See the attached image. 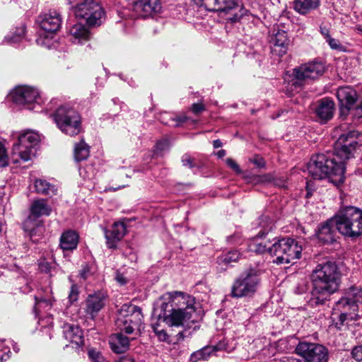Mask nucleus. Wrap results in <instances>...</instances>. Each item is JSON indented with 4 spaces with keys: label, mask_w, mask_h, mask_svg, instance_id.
I'll return each instance as SVG.
<instances>
[{
    "label": "nucleus",
    "mask_w": 362,
    "mask_h": 362,
    "mask_svg": "<svg viewBox=\"0 0 362 362\" xmlns=\"http://www.w3.org/2000/svg\"><path fill=\"white\" fill-rule=\"evenodd\" d=\"M74 14L76 18L86 20L89 26H94L101 24L104 11L95 0H86L79 4Z\"/></svg>",
    "instance_id": "nucleus-12"
},
{
    "label": "nucleus",
    "mask_w": 362,
    "mask_h": 362,
    "mask_svg": "<svg viewBox=\"0 0 362 362\" xmlns=\"http://www.w3.org/2000/svg\"><path fill=\"white\" fill-rule=\"evenodd\" d=\"M340 314L339 315V321L340 322V325H343L344 322L348 319V317L353 313H346V312H339Z\"/></svg>",
    "instance_id": "nucleus-57"
},
{
    "label": "nucleus",
    "mask_w": 362,
    "mask_h": 362,
    "mask_svg": "<svg viewBox=\"0 0 362 362\" xmlns=\"http://www.w3.org/2000/svg\"><path fill=\"white\" fill-rule=\"evenodd\" d=\"M115 280L117 281L118 284L120 285H125L127 282V279L122 274H120L117 272L115 276Z\"/></svg>",
    "instance_id": "nucleus-56"
},
{
    "label": "nucleus",
    "mask_w": 362,
    "mask_h": 362,
    "mask_svg": "<svg viewBox=\"0 0 362 362\" xmlns=\"http://www.w3.org/2000/svg\"><path fill=\"white\" fill-rule=\"evenodd\" d=\"M51 211L52 209L47 204V200L41 199L34 201L30 207V215L24 223L25 230L29 231L32 236L35 231V229L31 227L34 218L42 216H49Z\"/></svg>",
    "instance_id": "nucleus-18"
},
{
    "label": "nucleus",
    "mask_w": 362,
    "mask_h": 362,
    "mask_svg": "<svg viewBox=\"0 0 362 362\" xmlns=\"http://www.w3.org/2000/svg\"><path fill=\"white\" fill-rule=\"evenodd\" d=\"M293 339H294L293 337H291V339H287V338L281 339L276 342L275 348L279 351H282V352L291 351L294 347V345L291 344V341H293Z\"/></svg>",
    "instance_id": "nucleus-39"
},
{
    "label": "nucleus",
    "mask_w": 362,
    "mask_h": 362,
    "mask_svg": "<svg viewBox=\"0 0 362 362\" xmlns=\"http://www.w3.org/2000/svg\"><path fill=\"white\" fill-rule=\"evenodd\" d=\"M88 355L91 362H108L103 356L95 349H91L88 351Z\"/></svg>",
    "instance_id": "nucleus-41"
},
{
    "label": "nucleus",
    "mask_w": 362,
    "mask_h": 362,
    "mask_svg": "<svg viewBox=\"0 0 362 362\" xmlns=\"http://www.w3.org/2000/svg\"><path fill=\"white\" fill-rule=\"evenodd\" d=\"M214 148H218L222 146V142L219 139L214 140L213 141Z\"/></svg>",
    "instance_id": "nucleus-62"
},
{
    "label": "nucleus",
    "mask_w": 362,
    "mask_h": 362,
    "mask_svg": "<svg viewBox=\"0 0 362 362\" xmlns=\"http://www.w3.org/2000/svg\"><path fill=\"white\" fill-rule=\"evenodd\" d=\"M362 147V132L350 130L341 134L334 144V154L342 160L354 157L355 153Z\"/></svg>",
    "instance_id": "nucleus-8"
},
{
    "label": "nucleus",
    "mask_w": 362,
    "mask_h": 362,
    "mask_svg": "<svg viewBox=\"0 0 362 362\" xmlns=\"http://www.w3.org/2000/svg\"><path fill=\"white\" fill-rule=\"evenodd\" d=\"M308 290V281L307 279H301L296 286L294 292L296 294H303Z\"/></svg>",
    "instance_id": "nucleus-45"
},
{
    "label": "nucleus",
    "mask_w": 362,
    "mask_h": 362,
    "mask_svg": "<svg viewBox=\"0 0 362 362\" xmlns=\"http://www.w3.org/2000/svg\"><path fill=\"white\" fill-rule=\"evenodd\" d=\"M226 154V152L225 150L223 149H221V150H219L217 153H216V155L218 156V158H223Z\"/></svg>",
    "instance_id": "nucleus-63"
},
{
    "label": "nucleus",
    "mask_w": 362,
    "mask_h": 362,
    "mask_svg": "<svg viewBox=\"0 0 362 362\" xmlns=\"http://www.w3.org/2000/svg\"><path fill=\"white\" fill-rule=\"evenodd\" d=\"M35 188L37 193L45 195L55 194L57 191V189L54 185L42 179L35 180Z\"/></svg>",
    "instance_id": "nucleus-32"
},
{
    "label": "nucleus",
    "mask_w": 362,
    "mask_h": 362,
    "mask_svg": "<svg viewBox=\"0 0 362 362\" xmlns=\"http://www.w3.org/2000/svg\"><path fill=\"white\" fill-rule=\"evenodd\" d=\"M153 328L156 335L158 337L160 341L170 342V337L165 330L163 329H160L159 325H155L153 327Z\"/></svg>",
    "instance_id": "nucleus-43"
},
{
    "label": "nucleus",
    "mask_w": 362,
    "mask_h": 362,
    "mask_svg": "<svg viewBox=\"0 0 362 362\" xmlns=\"http://www.w3.org/2000/svg\"><path fill=\"white\" fill-rule=\"evenodd\" d=\"M39 135L28 131L19 135L18 142L12 148L10 159L13 163H20L31 160L36 154Z\"/></svg>",
    "instance_id": "nucleus-6"
},
{
    "label": "nucleus",
    "mask_w": 362,
    "mask_h": 362,
    "mask_svg": "<svg viewBox=\"0 0 362 362\" xmlns=\"http://www.w3.org/2000/svg\"><path fill=\"white\" fill-rule=\"evenodd\" d=\"M335 311L355 313L357 312L356 305L353 304L347 296L341 297L335 304Z\"/></svg>",
    "instance_id": "nucleus-31"
},
{
    "label": "nucleus",
    "mask_w": 362,
    "mask_h": 362,
    "mask_svg": "<svg viewBox=\"0 0 362 362\" xmlns=\"http://www.w3.org/2000/svg\"><path fill=\"white\" fill-rule=\"evenodd\" d=\"M288 18L285 15H282L280 16V18L277 20V23L274 25V27L279 28L281 25L285 28V25L288 24ZM273 42V53L275 52L279 57L286 54L290 40L285 30L278 29L277 33L274 34Z\"/></svg>",
    "instance_id": "nucleus-15"
},
{
    "label": "nucleus",
    "mask_w": 362,
    "mask_h": 362,
    "mask_svg": "<svg viewBox=\"0 0 362 362\" xmlns=\"http://www.w3.org/2000/svg\"><path fill=\"white\" fill-rule=\"evenodd\" d=\"M320 6V0H295L294 10L301 14L306 15L317 9Z\"/></svg>",
    "instance_id": "nucleus-29"
},
{
    "label": "nucleus",
    "mask_w": 362,
    "mask_h": 362,
    "mask_svg": "<svg viewBox=\"0 0 362 362\" xmlns=\"http://www.w3.org/2000/svg\"><path fill=\"white\" fill-rule=\"evenodd\" d=\"M89 272H90L89 267L88 266H85L81 269L79 274L82 279H86L88 277Z\"/></svg>",
    "instance_id": "nucleus-59"
},
{
    "label": "nucleus",
    "mask_w": 362,
    "mask_h": 362,
    "mask_svg": "<svg viewBox=\"0 0 362 362\" xmlns=\"http://www.w3.org/2000/svg\"><path fill=\"white\" fill-rule=\"evenodd\" d=\"M53 265L51 262H47L45 259H42L39 263V269L42 272L50 273Z\"/></svg>",
    "instance_id": "nucleus-49"
},
{
    "label": "nucleus",
    "mask_w": 362,
    "mask_h": 362,
    "mask_svg": "<svg viewBox=\"0 0 362 362\" xmlns=\"http://www.w3.org/2000/svg\"><path fill=\"white\" fill-rule=\"evenodd\" d=\"M351 355L354 362H362V345L354 346Z\"/></svg>",
    "instance_id": "nucleus-46"
},
{
    "label": "nucleus",
    "mask_w": 362,
    "mask_h": 362,
    "mask_svg": "<svg viewBox=\"0 0 362 362\" xmlns=\"http://www.w3.org/2000/svg\"><path fill=\"white\" fill-rule=\"evenodd\" d=\"M273 362H302L300 359L293 357H281L273 358Z\"/></svg>",
    "instance_id": "nucleus-53"
},
{
    "label": "nucleus",
    "mask_w": 362,
    "mask_h": 362,
    "mask_svg": "<svg viewBox=\"0 0 362 362\" xmlns=\"http://www.w3.org/2000/svg\"><path fill=\"white\" fill-rule=\"evenodd\" d=\"M302 250V246L292 238L279 239L273 243V253L276 257L273 262L278 264L294 263L295 260L300 258Z\"/></svg>",
    "instance_id": "nucleus-9"
},
{
    "label": "nucleus",
    "mask_w": 362,
    "mask_h": 362,
    "mask_svg": "<svg viewBox=\"0 0 362 362\" xmlns=\"http://www.w3.org/2000/svg\"><path fill=\"white\" fill-rule=\"evenodd\" d=\"M13 102L18 105H28L29 110H34L42 102L39 91L30 86L17 87L11 93Z\"/></svg>",
    "instance_id": "nucleus-13"
},
{
    "label": "nucleus",
    "mask_w": 362,
    "mask_h": 362,
    "mask_svg": "<svg viewBox=\"0 0 362 362\" xmlns=\"http://www.w3.org/2000/svg\"><path fill=\"white\" fill-rule=\"evenodd\" d=\"M132 8L138 15L146 17L158 13L162 6L160 0H139L134 2Z\"/></svg>",
    "instance_id": "nucleus-21"
},
{
    "label": "nucleus",
    "mask_w": 362,
    "mask_h": 362,
    "mask_svg": "<svg viewBox=\"0 0 362 362\" xmlns=\"http://www.w3.org/2000/svg\"><path fill=\"white\" fill-rule=\"evenodd\" d=\"M205 110V107L202 103H194L191 107V110L194 114H199Z\"/></svg>",
    "instance_id": "nucleus-54"
},
{
    "label": "nucleus",
    "mask_w": 362,
    "mask_h": 362,
    "mask_svg": "<svg viewBox=\"0 0 362 362\" xmlns=\"http://www.w3.org/2000/svg\"><path fill=\"white\" fill-rule=\"evenodd\" d=\"M117 362H135L134 360L129 356H124L119 358Z\"/></svg>",
    "instance_id": "nucleus-61"
},
{
    "label": "nucleus",
    "mask_w": 362,
    "mask_h": 362,
    "mask_svg": "<svg viewBox=\"0 0 362 362\" xmlns=\"http://www.w3.org/2000/svg\"><path fill=\"white\" fill-rule=\"evenodd\" d=\"M115 323L121 332L128 334H137L143 325L141 309L134 305H123Z\"/></svg>",
    "instance_id": "nucleus-7"
},
{
    "label": "nucleus",
    "mask_w": 362,
    "mask_h": 362,
    "mask_svg": "<svg viewBox=\"0 0 362 362\" xmlns=\"http://www.w3.org/2000/svg\"><path fill=\"white\" fill-rule=\"evenodd\" d=\"M127 232L123 222H115L110 230H105L106 244L108 248H115L116 243L121 240Z\"/></svg>",
    "instance_id": "nucleus-24"
},
{
    "label": "nucleus",
    "mask_w": 362,
    "mask_h": 362,
    "mask_svg": "<svg viewBox=\"0 0 362 362\" xmlns=\"http://www.w3.org/2000/svg\"><path fill=\"white\" fill-rule=\"evenodd\" d=\"M326 42L328 43V45L332 49L341 50L343 47V46L338 40L332 38L331 36L326 39Z\"/></svg>",
    "instance_id": "nucleus-50"
},
{
    "label": "nucleus",
    "mask_w": 362,
    "mask_h": 362,
    "mask_svg": "<svg viewBox=\"0 0 362 362\" xmlns=\"http://www.w3.org/2000/svg\"><path fill=\"white\" fill-rule=\"evenodd\" d=\"M254 163L259 168H263L264 166V162L262 158H257L254 160Z\"/></svg>",
    "instance_id": "nucleus-60"
},
{
    "label": "nucleus",
    "mask_w": 362,
    "mask_h": 362,
    "mask_svg": "<svg viewBox=\"0 0 362 362\" xmlns=\"http://www.w3.org/2000/svg\"><path fill=\"white\" fill-rule=\"evenodd\" d=\"M40 25L47 33H54L61 27V15L57 11H49L40 17Z\"/></svg>",
    "instance_id": "nucleus-22"
},
{
    "label": "nucleus",
    "mask_w": 362,
    "mask_h": 362,
    "mask_svg": "<svg viewBox=\"0 0 362 362\" xmlns=\"http://www.w3.org/2000/svg\"><path fill=\"white\" fill-rule=\"evenodd\" d=\"M79 236L76 231L66 230L60 238V247L63 250H74L76 248Z\"/></svg>",
    "instance_id": "nucleus-28"
},
{
    "label": "nucleus",
    "mask_w": 362,
    "mask_h": 362,
    "mask_svg": "<svg viewBox=\"0 0 362 362\" xmlns=\"http://www.w3.org/2000/svg\"><path fill=\"white\" fill-rule=\"evenodd\" d=\"M340 277L335 262L326 261L318 264L310 275L312 288L308 304L311 307L324 305L331 295L338 291Z\"/></svg>",
    "instance_id": "nucleus-2"
},
{
    "label": "nucleus",
    "mask_w": 362,
    "mask_h": 362,
    "mask_svg": "<svg viewBox=\"0 0 362 362\" xmlns=\"http://www.w3.org/2000/svg\"><path fill=\"white\" fill-rule=\"evenodd\" d=\"M170 147V143L168 139H163L158 141L156 144V153L162 155L165 151H168Z\"/></svg>",
    "instance_id": "nucleus-42"
},
{
    "label": "nucleus",
    "mask_w": 362,
    "mask_h": 362,
    "mask_svg": "<svg viewBox=\"0 0 362 362\" xmlns=\"http://www.w3.org/2000/svg\"><path fill=\"white\" fill-rule=\"evenodd\" d=\"M325 71V64L322 62L313 61L296 67L293 69V76L300 83L306 79H315L322 76Z\"/></svg>",
    "instance_id": "nucleus-14"
},
{
    "label": "nucleus",
    "mask_w": 362,
    "mask_h": 362,
    "mask_svg": "<svg viewBox=\"0 0 362 362\" xmlns=\"http://www.w3.org/2000/svg\"><path fill=\"white\" fill-rule=\"evenodd\" d=\"M25 35V28L21 27L16 29L15 34L8 35L5 37V41L10 44H15L20 42Z\"/></svg>",
    "instance_id": "nucleus-40"
},
{
    "label": "nucleus",
    "mask_w": 362,
    "mask_h": 362,
    "mask_svg": "<svg viewBox=\"0 0 362 362\" xmlns=\"http://www.w3.org/2000/svg\"><path fill=\"white\" fill-rule=\"evenodd\" d=\"M320 32L322 34V35L324 36V37L327 39L329 37H330L329 35V28L324 25H320Z\"/></svg>",
    "instance_id": "nucleus-55"
},
{
    "label": "nucleus",
    "mask_w": 362,
    "mask_h": 362,
    "mask_svg": "<svg viewBox=\"0 0 362 362\" xmlns=\"http://www.w3.org/2000/svg\"><path fill=\"white\" fill-rule=\"evenodd\" d=\"M345 293L351 303L356 305L358 311L359 305H362V288L352 286L346 290Z\"/></svg>",
    "instance_id": "nucleus-33"
},
{
    "label": "nucleus",
    "mask_w": 362,
    "mask_h": 362,
    "mask_svg": "<svg viewBox=\"0 0 362 362\" xmlns=\"http://www.w3.org/2000/svg\"><path fill=\"white\" fill-rule=\"evenodd\" d=\"M309 175L314 180L329 178L332 182L341 183L344 180L345 167L342 161L334 157L318 153L311 157L307 165Z\"/></svg>",
    "instance_id": "nucleus-3"
},
{
    "label": "nucleus",
    "mask_w": 362,
    "mask_h": 362,
    "mask_svg": "<svg viewBox=\"0 0 362 362\" xmlns=\"http://www.w3.org/2000/svg\"><path fill=\"white\" fill-rule=\"evenodd\" d=\"M8 164V157L6 148L3 144L0 142V167H4Z\"/></svg>",
    "instance_id": "nucleus-48"
},
{
    "label": "nucleus",
    "mask_w": 362,
    "mask_h": 362,
    "mask_svg": "<svg viewBox=\"0 0 362 362\" xmlns=\"http://www.w3.org/2000/svg\"><path fill=\"white\" fill-rule=\"evenodd\" d=\"M259 284V279L257 270L249 269L235 280L231 288V296L233 298L251 296L257 291Z\"/></svg>",
    "instance_id": "nucleus-10"
},
{
    "label": "nucleus",
    "mask_w": 362,
    "mask_h": 362,
    "mask_svg": "<svg viewBox=\"0 0 362 362\" xmlns=\"http://www.w3.org/2000/svg\"><path fill=\"white\" fill-rule=\"evenodd\" d=\"M211 346L214 349V352L218 351H226V352L230 353L234 349L233 346H229L228 341L226 340L220 341L217 344Z\"/></svg>",
    "instance_id": "nucleus-44"
},
{
    "label": "nucleus",
    "mask_w": 362,
    "mask_h": 362,
    "mask_svg": "<svg viewBox=\"0 0 362 362\" xmlns=\"http://www.w3.org/2000/svg\"><path fill=\"white\" fill-rule=\"evenodd\" d=\"M295 352L301 356L305 362H328V349L318 343L299 341L296 346Z\"/></svg>",
    "instance_id": "nucleus-11"
},
{
    "label": "nucleus",
    "mask_w": 362,
    "mask_h": 362,
    "mask_svg": "<svg viewBox=\"0 0 362 362\" xmlns=\"http://www.w3.org/2000/svg\"><path fill=\"white\" fill-rule=\"evenodd\" d=\"M240 258V254L236 250H233L218 257V262L219 264H228L233 262H236Z\"/></svg>",
    "instance_id": "nucleus-36"
},
{
    "label": "nucleus",
    "mask_w": 362,
    "mask_h": 362,
    "mask_svg": "<svg viewBox=\"0 0 362 362\" xmlns=\"http://www.w3.org/2000/svg\"><path fill=\"white\" fill-rule=\"evenodd\" d=\"M337 229L344 237L356 238L362 235V209L346 206L337 213Z\"/></svg>",
    "instance_id": "nucleus-4"
},
{
    "label": "nucleus",
    "mask_w": 362,
    "mask_h": 362,
    "mask_svg": "<svg viewBox=\"0 0 362 362\" xmlns=\"http://www.w3.org/2000/svg\"><path fill=\"white\" fill-rule=\"evenodd\" d=\"M57 127L65 134L71 136L78 134L81 131V117L70 105L59 107L53 115Z\"/></svg>",
    "instance_id": "nucleus-5"
},
{
    "label": "nucleus",
    "mask_w": 362,
    "mask_h": 362,
    "mask_svg": "<svg viewBox=\"0 0 362 362\" xmlns=\"http://www.w3.org/2000/svg\"><path fill=\"white\" fill-rule=\"evenodd\" d=\"M208 10L225 14L233 13V11L241 10L239 0H208Z\"/></svg>",
    "instance_id": "nucleus-23"
},
{
    "label": "nucleus",
    "mask_w": 362,
    "mask_h": 362,
    "mask_svg": "<svg viewBox=\"0 0 362 362\" xmlns=\"http://www.w3.org/2000/svg\"><path fill=\"white\" fill-rule=\"evenodd\" d=\"M336 95L339 101L340 116H347L358 99L357 92L350 86H345L338 88Z\"/></svg>",
    "instance_id": "nucleus-17"
},
{
    "label": "nucleus",
    "mask_w": 362,
    "mask_h": 362,
    "mask_svg": "<svg viewBox=\"0 0 362 362\" xmlns=\"http://www.w3.org/2000/svg\"><path fill=\"white\" fill-rule=\"evenodd\" d=\"M182 163L183 165L187 166L189 168H192L194 166L193 163V159L188 155H185L182 156Z\"/></svg>",
    "instance_id": "nucleus-52"
},
{
    "label": "nucleus",
    "mask_w": 362,
    "mask_h": 362,
    "mask_svg": "<svg viewBox=\"0 0 362 362\" xmlns=\"http://www.w3.org/2000/svg\"><path fill=\"white\" fill-rule=\"evenodd\" d=\"M89 146L81 140L74 147V158L76 161H81L87 159L89 156Z\"/></svg>",
    "instance_id": "nucleus-34"
},
{
    "label": "nucleus",
    "mask_w": 362,
    "mask_h": 362,
    "mask_svg": "<svg viewBox=\"0 0 362 362\" xmlns=\"http://www.w3.org/2000/svg\"><path fill=\"white\" fill-rule=\"evenodd\" d=\"M264 233H259L254 238L248 245V250L257 254H270L272 252V243L269 240H263Z\"/></svg>",
    "instance_id": "nucleus-26"
},
{
    "label": "nucleus",
    "mask_w": 362,
    "mask_h": 362,
    "mask_svg": "<svg viewBox=\"0 0 362 362\" xmlns=\"http://www.w3.org/2000/svg\"><path fill=\"white\" fill-rule=\"evenodd\" d=\"M69 33L73 37L74 43H83L87 41L90 37L89 30L81 23L73 25L70 28Z\"/></svg>",
    "instance_id": "nucleus-30"
},
{
    "label": "nucleus",
    "mask_w": 362,
    "mask_h": 362,
    "mask_svg": "<svg viewBox=\"0 0 362 362\" xmlns=\"http://www.w3.org/2000/svg\"><path fill=\"white\" fill-rule=\"evenodd\" d=\"M35 304L34 307L35 312L38 314L41 312L42 309L48 310L52 306V303L50 299H45L44 298L35 297Z\"/></svg>",
    "instance_id": "nucleus-38"
},
{
    "label": "nucleus",
    "mask_w": 362,
    "mask_h": 362,
    "mask_svg": "<svg viewBox=\"0 0 362 362\" xmlns=\"http://www.w3.org/2000/svg\"><path fill=\"white\" fill-rule=\"evenodd\" d=\"M335 104L329 98H323L315 104L314 112L321 123H326L334 116Z\"/></svg>",
    "instance_id": "nucleus-20"
},
{
    "label": "nucleus",
    "mask_w": 362,
    "mask_h": 362,
    "mask_svg": "<svg viewBox=\"0 0 362 362\" xmlns=\"http://www.w3.org/2000/svg\"><path fill=\"white\" fill-rule=\"evenodd\" d=\"M226 163L228 165V166L230 167L236 173H238V174L241 173V172H242L241 169L240 168L239 165L235 163V161L234 160L228 158L226 160Z\"/></svg>",
    "instance_id": "nucleus-51"
},
{
    "label": "nucleus",
    "mask_w": 362,
    "mask_h": 362,
    "mask_svg": "<svg viewBox=\"0 0 362 362\" xmlns=\"http://www.w3.org/2000/svg\"><path fill=\"white\" fill-rule=\"evenodd\" d=\"M354 31L356 32L358 35L362 36V26L360 25H357L354 28Z\"/></svg>",
    "instance_id": "nucleus-64"
},
{
    "label": "nucleus",
    "mask_w": 362,
    "mask_h": 362,
    "mask_svg": "<svg viewBox=\"0 0 362 362\" xmlns=\"http://www.w3.org/2000/svg\"><path fill=\"white\" fill-rule=\"evenodd\" d=\"M63 333L65 339L71 343L78 346L83 344V332L78 326L65 324L63 327Z\"/></svg>",
    "instance_id": "nucleus-27"
},
{
    "label": "nucleus",
    "mask_w": 362,
    "mask_h": 362,
    "mask_svg": "<svg viewBox=\"0 0 362 362\" xmlns=\"http://www.w3.org/2000/svg\"><path fill=\"white\" fill-rule=\"evenodd\" d=\"M111 349L116 354L124 353L129 346V339L122 333H115L109 338Z\"/></svg>",
    "instance_id": "nucleus-25"
},
{
    "label": "nucleus",
    "mask_w": 362,
    "mask_h": 362,
    "mask_svg": "<svg viewBox=\"0 0 362 362\" xmlns=\"http://www.w3.org/2000/svg\"><path fill=\"white\" fill-rule=\"evenodd\" d=\"M167 116L168 114H164L163 115H162L160 118L161 122L166 125L173 127H179L182 123L187 122L189 119L188 117H187L186 115H180L177 116L175 117H170L169 120H167L165 118Z\"/></svg>",
    "instance_id": "nucleus-37"
},
{
    "label": "nucleus",
    "mask_w": 362,
    "mask_h": 362,
    "mask_svg": "<svg viewBox=\"0 0 362 362\" xmlns=\"http://www.w3.org/2000/svg\"><path fill=\"white\" fill-rule=\"evenodd\" d=\"M214 352V349L211 346H206L202 349L193 352L190 356L191 362H197L200 360H206L211 353Z\"/></svg>",
    "instance_id": "nucleus-35"
},
{
    "label": "nucleus",
    "mask_w": 362,
    "mask_h": 362,
    "mask_svg": "<svg viewBox=\"0 0 362 362\" xmlns=\"http://www.w3.org/2000/svg\"><path fill=\"white\" fill-rule=\"evenodd\" d=\"M86 0H68V2L71 5V9L75 11L77 9L80 4H83Z\"/></svg>",
    "instance_id": "nucleus-58"
},
{
    "label": "nucleus",
    "mask_w": 362,
    "mask_h": 362,
    "mask_svg": "<svg viewBox=\"0 0 362 362\" xmlns=\"http://www.w3.org/2000/svg\"><path fill=\"white\" fill-rule=\"evenodd\" d=\"M153 315L168 326L180 327L188 322H197L202 318V310L193 296L181 291H173L158 300Z\"/></svg>",
    "instance_id": "nucleus-1"
},
{
    "label": "nucleus",
    "mask_w": 362,
    "mask_h": 362,
    "mask_svg": "<svg viewBox=\"0 0 362 362\" xmlns=\"http://www.w3.org/2000/svg\"><path fill=\"white\" fill-rule=\"evenodd\" d=\"M105 303L106 296L104 293L95 292L93 294H89L84 303V312L93 320L104 308Z\"/></svg>",
    "instance_id": "nucleus-19"
},
{
    "label": "nucleus",
    "mask_w": 362,
    "mask_h": 362,
    "mask_svg": "<svg viewBox=\"0 0 362 362\" xmlns=\"http://www.w3.org/2000/svg\"><path fill=\"white\" fill-rule=\"evenodd\" d=\"M79 294L78 287L76 284H73L69 294V300L71 303L76 302L78 300Z\"/></svg>",
    "instance_id": "nucleus-47"
},
{
    "label": "nucleus",
    "mask_w": 362,
    "mask_h": 362,
    "mask_svg": "<svg viewBox=\"0 0 362 362\" xmlns=\"http://www.w3.org/2000/svg\"><path fill=\"white\" fill-rule=\"evenodd\" d=\"M336 216L319 224L315 230V236L323 245H330L337 240Z\"/></svg>",
    "instance_id": "nucleus-16"
}]
</instances>
